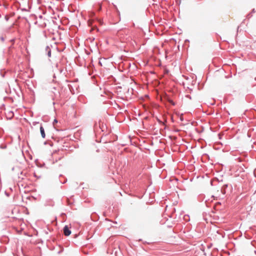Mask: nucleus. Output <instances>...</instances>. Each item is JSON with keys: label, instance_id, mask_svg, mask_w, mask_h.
Returning <instances> with one entry per match:
<instances>
[{"label": "nucleus", "instance_id": "1", "mask_svg": "<svg viewBox=\"0 0 256 256\" xmlns=\"http://www.w3.org/2000/svg\"><path fill=\"white\" fill-rule=\"evenodd\" d=\"M64 233L66 236H68L71 234V231L68 226H66L64 228Z\"/></svg>", "mask_w": 256, "mask_h": 256}, {"label": "nucleus", "instance_id": "2", "mask_svg": "<svg viewBox=\"0 0 256 256\" xmlns=\"http://www.w3.org/2000/svg\"><path fill=\"white\" fill-rule=\"evenodd\" d=\"M40 134H41L43 138H44L45 136H46V134H45L44 128L42 126H41L40 127Z\"/></svg>", "mask_w": 256, "mask_h": 256}, {"label": "nucleus", "instance_id": "3", "mask_svg": "<svg viewBox=\"0 0 256 256\" xmlns=\"http://www.w3.org/2000/svg\"><path fill=\"white\" fill-rule=\"evenodd\" d=\"M58 122V120H54V126L55 124Z\"/></svg>", "mask_w": 256, "mask_h": 256}]
</instances>
